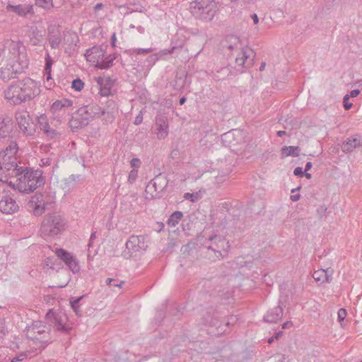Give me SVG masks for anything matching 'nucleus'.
I'll return each mask as SVG.
<instances>
[{"instance_id":"1","label":"nucleus","mask_w":362,"mask_h":362,"mask_svg":"<svg viewBox=\"0 0 362 362\" xmlns=\"http://www.w3.org/2000/svg\"><path fill=\"white\" fill-rule=\"evenodd\" d=\"M21 45L13 40L6 41L0 47V79L8 81L28 67L25 54L20 50Z\"/></svg>"},{"instance_id":"2","label":"nucleus","mask_w":362,"mask_h":362,"mask_svg":"<svg viewBox=\"0 0 362 362\" xmlns=\"http://www.w3.org/2000/svg\"><path fill=\"white\" fill-rule=\"evenodd\" d=\"M40 92V83L26 77L12 83L4 90V98L10 104L18 105L33 100Z\"/></svg>"},{"instance_id":"3","label":"nucleus","mask_w":362,"mask_h":362,"mask_svg":"<svg viewBox=\"0 0 362 362\" xmlns=\"http://www.w3.org/2000/svg\"><path fill=\"white\" fill-rule=\"evenodd\" d=\"M42 174L41 170L19 166L13 173V177H16V180L15 182L8 181V183L18 192L28 194L44 185L45 179Z\"/></svg>"},{"instance_id":"4","label":"nucleus","mask_w":362,"mask_h":362,"mask_svg":"<svg viewBox=\"0 0 362 362\" xmlns=\"http://www.w3.org/2000/svg\"><path fill=\"white\" fill-rule=\"evenodd\" d=\"M18 146L16 141H11L4 150L0 151V182H8L13 173L19 167L17 153Z\"/></svg>"},{"instance_id":"5","label":"nucleus","mask_w":362,"mask_h":362,"mask_svg":"<svg viewBox=\"0 0 362 362\" xmlns=\"http://www.w3.org/2000/svg\"><path fill=\"white\" fill-rule=\"evenodd\" d=\"M225 46L231 52H239L235 59V68L238 71L243 72V68H250L253 65L255 57L254 51L250 47H243L238 37L235 35L227 36Z\"/></svg>"},{"instance_id":"6","label":"nucleus","mask_w":362,"mask_h":362,"mask_svg":"<svg viewBox=\"0 0 362 362\" xmlns=\"http://www.w3.org/2000/svg\"><path fill=\"white\" fill-rule=\"evenodd\" d=\"M229 248L228 241L220 235L210 236L202 243V253L211 262L223 258Z\"/></svg>"},{"instance_id":"7","label":"nucleus","mask_w":362,"mask_h":362,"mask_svg":"<svg viewBox=\"0 0 362 362\" xmlns=\"http://www.w3.org/2000/svg\"><path fill=\"white\" fill-rule=\"evenodd\" d=\"M189 9L196 19L209 22L215 16L218 8L214 0H194L190 3Z\"/></svg>"},{"instance_id":"8","label":"nucleus","mask_w":362,"mask_h":362,"mask_svg":"<svg viewBox=\"0 0 362 362\" xmlns=\"http://www.w3.org/2000/svg\"><path fill=\"white\" fill-rule=\"evenodd\" d=\"M66 226V221L57 213L46 215L41 223L40 232L44 236L54 237L61 233Z\"/></svg>"},{"instance_id":"9","label":"nucleus","mask_w":362,"mask_h":362,"mask_svg":"<svg viewBox=\"0 0 362 362\" xmlns=\"http://www.w3.org/2000/svg\"><path fill=\"white\" fill-rule=\"evenodd\" d=\"M50 327L42 321H35L28 330V337L32 340L46 344L51 339Z\"/></svg>"},{"instance_id":"10","label":"nucleus","mask_w":362,"mask_h":362,"mask_svg":"<svg viewBox=\"0 0 362 362\" xmlns=\"http://www.w3.org/2000/svg\"><path fill=\"white\" fill-rule=\"evenodd\" d=\"M46 319L57 331L66 334L71 329V326L68 323V317L62 312H53L49 310L46 314Z\"/></svg>"},{"instance_id":"11","label":"nucleus","mask_w":362,"mask_h":362,"mask_svg":"<svg viewBox=\"0 0 362 362\" xmlns=\"http://www.w3.org/2000/svg\"><path fill=\"white\" fill-rule=\"evenodd\" d=\"M247 141L246 132L241 129H233L221 135L222 143L230 148L244 145Z\"/></svg>"},{"instance_id":"12","label":"nucleus","mask_w":362,"mask_h":362,"mask_svg":"<svg viewBox=\"0 0 362 362\" xmlns=\"http://www.w3.org/2000/svg\"><path fill=\"white\" fill-rule=\"evenodd\" d=\"M49 201V196L36 193L31 197L28 203V209L34 216H40L45 212L48 204H50Z\"/></svg>"},{"instance_id":"13","label":"nucleus","mask_w":362,"mask_h":362,"mask_svg":"<svg viewBox=\"0 0 362 362\" xmlns=\"http://www.w3.org/2000/svg\"><path fill=\"white\" fill-rule=\"evenodd\" d=\"M72 105L73 102L66 98L54 102L50 107V111L54 116V119L59 122L65 120L69 115L68 109L71 107Z\"/></svg>"},{"instance_id":"14","label":"nucleus","mask_w":362,"mask_h":362,"mask_svg":"<svg viewBox=\"0 0 362 362\" xmlns=\"http://www.w3.org/2000/svg\"><path fill=\"white\" fill-rule=\"evenodd\" d=\"M16 119L19 129L26 136H33L35 132L34 124L30 114L26 110L18 111L16 112Z\"/></svg>"},{"instance_id":"15","label":"nucleus","mask_w":362,"mask_h":362,"mask_svg":"<svg viewBox=\"0 0 362 362\" xmlns=\"http://www.w3.org/2000/svg\"><path fill=\"white\" fill-rule=\"evenodd\" d=\"M168 185V182L164 176L158 175L151 180L146 187L145 192L147 199H153L158 196Z\"/></svg>"},{"instance_id":"16","label":"nucleus","mask_w":362,"mask_h":362,"mask_svg":"<svg viewBox=\"0 0 362 362\" xmlns=\"http://www.w3.org/2000/svg\"><path fill=\"white\" fill-rule=\"evenodd\" d=\"M55 254L59 259L63 261L66 265L69 267V269L74 274H76L80 272L79 262L73 254L62 248L57 249Z\"/></svg>"},{"instance_id":"17","label":"nucleus","mask_w":362,"mask_h":362,"mask_svg":"<svg viewBox=\"0 0 362 362\" xmlns=\"http://www.w3.org/2000/svg\"><path fill=\"white\" fill-rule=\"evenodd\" d=\"M144 235H132L126 243L127 249L132 252L144 251L148 247Z\"/></svg>"},{"instance_id":"18","label":"nucleus","mask_w":362,"mask_h":362,"mask_svg":"<svg viewBox=\"0 0 362 362\" xmlns=\"http://www.w3.org/2000/svg\"><path fill=\"white\" fill-rule=\"evenodd\" d=\"M19 206L14 198L6 194L0 199V211L5 214H12L18 211Z\"/></svg>"},{"instance_id":"19","label":"nucleus","mask_w":362,"mask_h":362,"mask_svg":"<svg viewBox=\"0 0 362 362\" xmlns=\"http://www.w3.org/2000/svg\"><path fill=\"white\" fill-rule=\"evenodd\" d=\"M105 54V52L103 47L100 46H94L86 50L85 57L88 62H90L93 66L98 68L99 66L98 64L101 62Z\"/></svg>"},{"instance_id":"20","label":"nucleus","mask_w":362,"mask_h":362,"mask_svg":"<svg viewBox=\"0 0 362 362\" xmlns=\"http://www.w3.org/2000/svg\"><path fill=\"white\" fill-rule=\"evenodd\" d=\"M6 11H12L20 17H27L35 14L33 5L32 4H18L12 5L8 4L6 7Z\"/></svg>"},{"instance_id":"21","label":"nucleus","mask_w":362,"mask_h":362,"mask_svg":"<svg viewBox=\"0 0 362 362\" xmlns=\"http://www.w3.org/2000/svg\"><path fill=\"white\" fill-rule=\"evenodd\" d=\"M37 122L40 129L44 132L47 137L51 139L57 137L59 133L49 126L48 119L45 114H41L37 116Z\"/></svg>"},{"instance_id":"22","label":"nucleus","mask_w":362,"mask_h":362,"mask_svg":"<svg viewBox=\"0 0 362 362\" xmlns=\"http://www.w3.org/2000/svg\"><path fill=\"white\" fill-rule=\"evenodd\" d=\"M14 125L11 118L0 117V140L11 137Z\"/></svg>"},{"instance_id":"23","label":"nucleus","mask_w":362,"mask_h":362,"mask_svg":"<svg viewBox=\"0 0 362 362\" xmlns=\"http://www.w3.org/2000/svg\"><path fill=\"white\" fill-rule=\"evenodd\" d=\"M47 40L52 49H58L62 42V35L54 25L48 28Z\"/></svg>"},{"instance_id":"24","label":"nucleus","mask_w":362,"mask_h":362,"mask_svg":"<svg viewBox=\"0 0 362 362\" xmlns=\"http://www.w3.org/2000/svg\"><path fill=\"white\" fill-rule=\"evenodd\" d=\"M45 30L35 25L31 26L28 30V37L32 45H40L44 41Z\"/></svg>"},{"instance_id":"25","label":"nucleus","mask_w":362,"mask_h":362,"mask_svg":"<svg viewBox=\"0 0 362 362\" xmlns=\"http://www.w3.org/2000/svg\"><path fill=\"white\" fill-rule=\"evenodd\" d=\"M332 269H320L313 272V277L315 281L320 284L329 283L332 279Z\"/></svg>"},{"instance_id":"26","label":"nucleus","mask_w":362,"mask_h":362,"mask_svg":"<svg viewBox=\"0 0 362 362\" xmlns=\"http://www.w3.org/2000/svg\"><path fill=\"white\" fill-rule=\"evenodd\" d=\"M361 145V139L358 136L348 138L342 144V150L344 152L352 151L357 146Z\"/></svg>"},{"instance_id":"27","label":"nucleus","mask_w":362,"mask_h":362,"mask_svg":"<svg viewBox=\"0 0 362 362\" xmlns=\"http://www.w3.org/2000/svg\"><path fill=\"white\" fill-rule=\"evenodd\" d=\"M158 125L157 137L159 139H165L168 134V124L163 118H159L156 121Z\"/></svg>"},{"instance_id":"28","label":"nucleus","mask_w":362,"mask_h":362,"mask_svg":"<svg viewBox=\"0 0 362 362\" xmlns=\"http://www.w3.org/2000/svg\"><path fill=\"white\" fill-rule=\"evenodd\" d=\"M88 124L87 118H83L78 112L69 122V125L71 129L81 128Z\"/></svg>"},{"instance_id":"29","label":"nucleus","mask_w":362,"mask_h":362,"mask_svg":"<svg viewBox=\"0 0 362 362\" xmlns=\"http://www.w3.org/2000/svg\"><path fill=\"white\" fill-rule=\"evenodd\" d=\"M300 149L298 146H284L281 148V154L284 158L288 156L297 157L300 154Z\"/></svg>"},{"instance_id":"30","label":"nucleus","mask_w":362,"mask_h":362,"mask_svg":"<svg viewBox=\"0 0 362 362\" xmlns=\"http://www.w3.org/2000/svg\"><path fill=\"white\" fill-rule=\"evenodd\" d=\"M53 64V59L50 57L49 52H47L45 55V66L44 69V77L45 78L46 81H49L52 79L51 72H52V66Z\"/></svg>"},{"instance_id":"31","label":"nucleus","mask_w":362,"mask_h":362,"mask_svg":"<svg viewBox=\"0 0 362 362\" xmlns=\"http://www.w3.org/2000/svg\"><path fill=\"white\" fill-rule=\"evenodd\" d=\"M184 45H185V42L182 40H180L179 42H175V40H172L171 48L169 49L163 50L162 53L163 54L178 53L183 49Z\"/></svg>"},{"instance_id":"32","label":"nucleus","mask_w":362,"mask_h":362,"mask_svg":"<svg viewBox=\"0 0 362 362\" xmlns=\"http://www.w3.org/2000/svg\"><path fill=\"white\" fill-rule=\"evenodd\" d=\"M115 54H110L108 56H105V54L103 59L101 60V62H100L98 64L99 66L98 69H107L111 67L113 65V62L115 60Z\"/></svg>"},{"instance_id":"33","label":"nucleus","mask_w":362,"mask_h":362,"mask_svg":"<svg viewBox=\"0 0 362 362\" xmlns=\"http://www.w3.org/2000/svg\"><path fill=\"white\" fill-rule=\"evenodd\" d=\"M80 113V115L83 118H87L88 122L90 119L95 117V112H93V107L90 105H86L83 107H81L78 111Z\"/></svg>"},{"instance_id":"34","label":"nucleus","mask_w":362,"mask_h":362,"mask_svg":"<svg viewBox=\"0 0 362 362\" xmlns=\"http://www.w3.org/2000/svg\"><path fill=\"white\" fill-rule=\"evenodd\" d=\"M183 217V214L181 211H176L173 212L168 219L167 223L170 227L176 226L179 221Z\"/></svg>"},{"instance_id":"35","label":"nucleus","mask_w":362,"mask_h":362,"mask_svg":"<svg viewBox=\"0 0 362 362\" xmlns=\"http://www.w3.org/2000/svg\"><path fill=\"white\" fill-rule=\"evenodd\" d=\"M59 266L60 262L57 259L50 257L45 258L42 263V267L44 269L45 267H48L51 269H55L57 267Z\"/></svg>"},{"instance_id":"36","label":"nucleus","mask_w":362,"mask_h":362,"mask_svg":"<svg viewBox=\"0 0 362 362\" xmlns=\"http://www.w3.org/2000/svg\"><path fill=\"white\" fill-rule=\"evenodd\" d=\"M35 4L45 9L53 7L52 0H35Z\"/></svg>"},{"instance_id":"37","label":"nucleus","mask_w":362,"mask_h":362,"mask_svg":"<svg viewBox=\"0 0 362 362\" xmlns=\"http://www.w3.org/2000/svg\"><path fill=\"white\" fill-rule=\"evenodd\" d=\"M106 284L112 286V287H118L122 288V285L124 284L123 281H119L112 278H107L105 281Z\"/></svg>"},{"instance_id":"38","label":"nucleus","mask_w":362,"mask_h":362,"mask_svg":"<svg viewBox=\"0 0 362 362\" xmlns=\"http://www.w3.org/2000/svg\"><path fill=\"white\" fill-rule=\"evenodd\" d=\"M82 298H83V296H81V297H78V298H76L74 300H71L70 301L71 308L74 310V311L75 312V313L77 315H80V313H80V308H79L78 303H79L80 300Z\"/></svg>"},{"instance_id":"39","label":"nucleus","mask_w":362,"mask_h":362,"mask_svg":"<svg viewBox=\"0 0 362 362\" xmlns=\"http://www.w3.org/2000/svg\"><path fill=\"white\" fill-rule=\"evenodd\" d=\"M103 78H99L98 81V83L100 85V93L102 95H108L110 93V88L107 86V84L103 86Z\"/></svg>"},{"instance_id":"40","label":"nucleus","mask_w":362,"mask_h":362,"mask_svg":"<svg viewBox=\"0 0 362 362\" xmlns=\"http://www.w3.org/2000/svg\"><path fill=\"white\" fill-rule=\"evenodd\" d=\"M346 315H347V313L345 309L341 308L338 310V313H337L338 321L339 322L341 327H344V320L345 317H346Z\"/></svg>"},{"instance_id":"41","label":"nucleus","mask_w":362,"mask_h":362,"mask_svg":"<svg viewBox=\"0 0 362 362\" xmlns=\"http://www.w3.org/2000/svg\"><path fill=\"white\" fill-rule=\"evenodd\" d=\"M84 83L80 78H76L72 81L71 87L77 91H80L83 88Z\"/></svg>"},{"instance_id":"42","label":"nucleus","mask_w":362,"mask_h":362,"mask_svg":"<svg viewBox=\"0 0 362 362\" xmlns=\"http://www.w3.org/2000/svg\"><path fill=\"white\" fill-rule=\"evenodd\" d=\"M163 54L162 52L159 54H155L150 55L147 59L146 62L148 63V66H153L161 57V55Z\"/></svg>"},{"instance_id":"43","label":"nucleus","mask_w":362,"mask_h":362,"mask_svg":"<svg viewBox=\"0 0 362 362\" xmlns=\"http://www.w3.org/2000/svg\"><path fill=\"white\" fill-rule=\"evenodd\" d=\"M69 37L71 38V42L69 43V48L74 49L76 47H77V43L79 42L78 37L76 34L72 33L69 35Z\"/></svg>"},{"instance_id":"44","label":"nucleus","mask_w":362,"mask_h":362,"mask_svg":"<svg viewBox=\"0 0 362 362\" xmlns=\"http://www.w3.org/2000/svg\"><path fill=\"white\" fill-rule=\"evenodd\" d=\"M184 198L187 200H190L192 202H195L199 199L198 193H189L186 192L184 194Z\"/></svg>"},{"instance_id":"45","label":"nucleus","mask_w":362,"mask_h":362,"mask_svg":"<svg viewBox=\"0 0 362 362\" xmlns=\"http://www.w3.org/2000/svg\"><path fill=\"white\" fill-rule=\"evenodd\" d=\"M103 115L105 116L104 119L107 123L113 122L115 118L113 109H112L111 110L106 111V114Z\"/></svg>"},{"instance_id":"46","label":"nucleus","mask_w":362,"mask_h":362,"mask_svg":"<svg viewBox=\"0 0 362 362\" xmlns=\"http://www.w3.org/2000/svg\"><path fill=\"white\" fill-rule=\"evenodd\" d=\"M90 107H93V112H95V117H101L102 115L106 114V110L105 109H102L98 105H91Z\"/></svg>"},{"instance_id":"47","label":"nucleus","mask_w":362,"mask_h":362,"mask_svg":"<svg viewBox=\"0 0 362 362\" xmlns=\"http://www.w3.org/2000/svg\"><path fill=\"white\" fill-rule=\"evenodd\" d=\"M153 49L151 48H147V49H143V48H139V49H134L133 50H131L132 53L136 54H147L151 52H152Z\"/></svg>"},{"instance_id":"48","label":"nucleus","mask_w":362,"mask_h":362,"mask_svg":"<svg viewBox=\"0 0 362 362\" xmlns=\"http://www.w3.org/2000/svg\"><path fill=\"white\" fill-rule=\"evenodd\" d=\"M138 176V170L136 169H132L129 173L128 177V181L129 183H133L135 182Z\"/></svg>"},{"instance_id":"49","label":"nucleus","mask_w":362,"mask_h":362,"mask_svg":"<svg viewBox=\"0 0 362 362\" xmlns=\"http://www.w3.org/2000/svg\"><path fill=\"white\" fill-rule=\"evenodd\" d=\"M238 318L236 315H230L228 317L227 321L225 322V326L233 325L237 323Z\"/></svg>"},{"instance_id":"50","label":"nucleus","mask_w":362,"mask_h":362,"mask_svg":"<svg viewBox=\"0 0 362 362\" xmlns=\"http://www.w3.org/2000/svg\"><path fill=\"white\" fill-rule=\"evenodd\" d=\"M300 189V187L297 188V189H293L291 190V193L292 194L291 195L290 197V199L293 201V202H297L298 200H299L300 197V194H296V192L297 190H298Z\"/></svg>"},{"instance_id":"51","label":"nucleus","mask_w":362,"mask_h":362,"mask_svg":"<svg viewBox=\"0 0 362 362\" xmlns=\"http://www.w3.org/2000/svg\"><path fill=\"white\" fill-rule=\"evenodd\" d=\"M344 107L346 110H349L352 107V103L349 102V95H346L344 98Z\"/></svg>"},{"instance_id":"52","label":"nucleus","mask_w":362,"mask_h":362,"mask_svg":"<svg viewBox=\"0 0 362 362\" xmlns=\"http://www.w3.org/2000/svg\"><path fill=\"white\" fill-rule=\"evenodd\" d=\"M52 159L49 157L42 158L40 163V166H49L51 165Z\"/></svg>"},{"instance_id":"53","label":"nucleus","mask_w":362,"mask_h":362,"mask_svg":"<svg viewBox=\"0 0 362 362\" xmlns=\"http://www.w3.org/2000/svg\"><path fill=\"white\" fill-rule=\"evenodd\" d=\"M131 166L134 168H139L141 165V161L139 158H132L130 161Z\"/></svg>"},{"instance_id":"54","label":"nucleus","mask_w":362,"mask_h":362,"mask_svg":"<svg viewBox=\"0 0 362 362\" xmlns=\"http://www.w3.org/2000/svg\"><path fill=\"white\" fill-rule=\"evenodd\" d=\"M143 121V116L141 112H140L136 117L134 122V124L136 125L140 124Z\"/></svg>"},{"instance_id":"55","label":"nucleus","mask_w":362,"mask_h":362,"mask_svg":"<svg viewBox=\"0 0 362 362\" xmlns=\"http://www.w3.org/2000/svg\"><path fill=\"white\" fill-rule=\"evenodd\" d=\"M209 324H210V326H216V327H217L218 328H220V327H221V325L219 323V321H218L216 318H215V317L211 318V321H210Z\"/></svg>"},{"instance_id":"56","label":"nucleus","mask_w":362,"mask_h":362,"mask_svg":"<svg viewBox=\"0 0 362 362\" xmlns=\"http://www.w3.org/2000/svg\"><path fill=\"white\" fill-rule=\"evenodd\" d=\"M293 173L296 176L302 177L303 175V171L302 168L301 167L296 168L295 170H294Z\"/></svg>"},{"instance_id":"57","label":"nucleus","mask_w":362,"mask_h":362,"mask_svg":"<svg viewBox=\"0 0 362 362\" xmlns=\"http://www.w3.org/2000/svg\"><path fill=\"white\" fill-rule=\"evenodd\" d=\"M275 312L279 319H281L283 316V309L281 307L275 308Z\"/></svg>"},{"instance_id":"58","label":"nucleus","mask_w":362,"mask_h":362,"mask_svg":"<svg viewBox=\"0 0 362 362\" xmlns=\"http://www.w3.org/2000/svg\"><path fill=\"white\" fill-rule=\"evenodd\" d=\"M96 235H95V232H93L90 235V239H89V242H88V247L90 248L92 245V243L93 241L94 240V239L95 238Z\"/></svg>"},{"instance_id":"59","label":"nucleus","mask_w":362,"mask_h":362,"mask_svg":"<svg viewBox=\"0 0 362 362\" xmlns=\"http://www.w3.org/2000/svg\"><path fill=\"white\" fill-rule=\"evenodd\" d=\"M250 17L252 19L253 23H254L255 25L258 23L259 18H258V16H257V15L256 13H253L252 15L250 16Z\"/></svg>"},{"instance_id":"60","label":"nucleus","mask_w":362,"mask_h":362,"mask_svg":"<svg viewBox=\"0 0 362 362\" xmlns=\"http://www.w3.org/2000/svg\"><path fill=\"white\" fill-rule=\"evenodd\" d=\"M360 91L358 90H353L351 93H350V95L349 97H356L358 95Z\"/></svg>"},{"instance_id":"61","label":"nucleus","mask_w":362,"mask_h":362,"mask_svg":"<svg viewBox=\"0 0 362 362\" xmlns=\"http://www.w3.org/2000/svg\"><path fill=\"white\" fill-rule=\"evenodd\" d=\"M116 35L115 33H113L111 37V45L112 47H115V42H116Z\"/></svg>"},{"instance_id":"62","label":"nucleus","mask_w":362,"mask_h":362,"mask_svg":"<svg viewBox=\"0 0 362 362\" xmlns=\"http://www.w3.org/2000/svg\"><path fill=\"white\" fill-rule=\"evenodd\" d=\"M311 168H312V163L311 162H308L306 165H305V171L308 172L309 170H310Z\"/></svg>"},{"instance_id":"63","label":"nucleus","mask_w":362,"mask_h":362,"mask_svg":"<svg viewBox=\"0 0 362 362\" xmlns=\"http://www.w3.org/2000/svg\"><path fill=\"white\" fill-rule=\"evenodd\" d=\"M186 97L185 96H183L180 99V101H179V103L180 105H182L185 102H186Z\"/></svg>"},{"instance_id":"64","label":"nucleus","mask_w":362,"mask_h":362,"mask_svg":"<svg viewBox=\"0 0 362 362\" xmlns=\"http://www.w3.org/2000/svg\"><path fill=\"white\" fill-rule=\"evenodd\" d=\"M102 6H103V4H102L101 3H100V4H97L95 5V10H98V9L101 8H102Z\"/></svg>"}]
</instances>
